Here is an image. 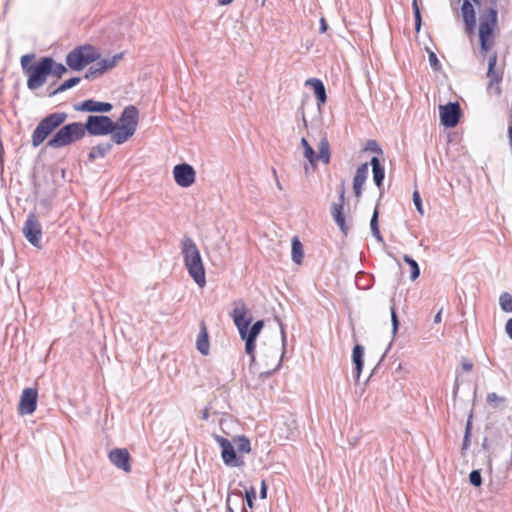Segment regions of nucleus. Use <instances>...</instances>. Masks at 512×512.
<instances>
[{
  "label": "nucleus",
  "instance_id": "nucleus-43",
  "mask_svg": "<svg viewBox=\"0 0 512 512\" xmlns=\"http://www.w3.org/2000/svg\"><path fill=\"white\" fill-rule=\"evenodd\" d=\"M55 191H53L50 195H47L46 197L40 199L38 201V208L41 211H49L51 209V199L54 197Z\"/></svg>",
  "mask_w": 512,
  "mask_h": 512
},
{
  "label": "nucleus",
  "instance_id": "nucleus-7",
  "mask_svg": "<svg viewBox=\"0 0 512 512\" xmlns=\"http://www.w3.org/2000/svg\"><path fill=\"white\" fill-rule=\"evenodd\" d=\"M116 123L107 115H89L85 123H82L84 136L88 133L90 136H111L116 133Z\"/></svg>",
  "mask_w": 512,
  "mask_h": 512
},
{
  "label": "nucleus",
  "instance_id": "nucleus-17",
  "mask_svg": "<svg viewBox=\"0 0 512 512\" xmlns=\"http://www.w3.org/2000/svg\"><path fill=\"white\" fill-rule=\"evenodd\" d=\"M497 64V53L493 52L488 58V68H487V78L489 79V84L487 87L488 91L494 89L496 95L501 94V88L499 86L502 81V73L496 70Z\"/></svg>",
  "mask_w": 512,
  "mask_h": 512
},
{
  "label": "nucleus",
  "instance_id": "nucleus-35",
  "mask_svg": "<svg viewBox=\"0 0 512 512\" xmlns=\"http://www.w3.org/2000/svg\"><path fill=\"white\" fill-rule=\"evenodd\" d=\"M241 339L245 342V352L247 355L250 356L251 363L255 362L256 356H255V350H256V340L255 338L247 337V336H240Z\"/></svg>",
  "mask_w": 512,
  "mask_h": 512
},
{
  "label": "nucleus",
  "instance_id": "nucleus-45",
  "mask_svg": "<svg viewBox=\"0 0 512 512\" xmlns=\"http://www.w3.org/2000/svg\"><path fill=\"white\" fill-rule=\"evenodd\" d=\"M365 150L383 155V149L376 140H368L365 145Z\"/></svg>",
  "mask_w": 512,
  "mask_h": 512
},
{
  "label": "nucleus",
  "instance_id": "nucleus-19",
  "mask_svg": "<svg viewBox=\"0 0 512 512\" xmlns=\"http://www.w3.org/2000/svg\"><path fill=\"white\" fill-rule=\"evenodd\" d=\"M497 14L495 7H489L485 13H481L477 32H494L497 23Z\"/></svg>",
  "mask_w": 512,
  "mask_h": 512
},
{
  "label": "nucleus",
  "instance_id": "nucleus-46",
  "mask_svg": "<svg viewBox=\"0 0 512 512\" xmlns=\"http://www.w3.org/2000/svg\"><path fill=\"white\" fill-rule=\"evenodd\" d=\"M370 229H371V233H374V232L380 230L379 229V211H378L377 206L375 207L372 217L370 219Z\"/></svg>",
  "mask_w": 512,
  "mask_h": 512
},
{
  "label": "nucleus",
  "instance_id": "nucleus-38",
  "mask_svg": "<svg viewBox=\"0 0 512 512\" xmlns=\"http://www.w3.org/2000/svg\"><path fill=\"white\" fill-rule=\"evenodd\" d=\"M413 13H414V19H415V32H420L421 25H422V17L420 8L418 6L417 0H413L412 3Z\"/></svg>",
  "mask_w": 512,
  "mask_h": 512
},
{
  "label": "nucleus",
  "instance_id": "nucleus-51",
  "mask_svg": "<svg viewBox=\"0 0 512 512\" xmlns=\"http://www.w3.org/2000/svg\"><path fill=\"white\" fill-rule=\"evenodd\" d=\"M458 391H459V382H458V375H457L456 376V380H455L454 385H453V391H452L454 399H456Z\"/></svg>",
  "mask_w": 512,
  "mask_h": 512
},
{
  "label": "nucleus",
  "instance_id": "nucleus-44",
  "mask_svg": "<svg viewBox=\"0 0 512 512\" xmlns=\"http://www.w3.org/2000/svg\"><path fill=\"white\" fill-rule=\"evenodd\" d=\"M412 200L415 205L416 210L418 213L423 216L424 215V208L422 203V198L418 190H414L412 194Z\"/></svg>",
  "mask_w": 512,
  "mask_h": 512
},
{
  "label": "nucleus",
  "instance_id": "nucleus-23",
  "mask_svg": "<svg viewBox=\"0 0 512 512\" xmlns=\"http://www.w3.org/2000/svg\"><path fill=\"white\" fill-rule=\"evenodd\" d=\"M352 362L354 364L353 377L355 381L360 379L364 367V347L360 344H356L352 350Z\"/></svg>",
  "mask_w": 512,
  "mask_h": 512
},
{
  "label": "nucleus",
  "instance_id": "nucleus-58",
  "mask_svg": "<svg viewBox=\"0 0 512 512\" xmlns=\"http://www.w3.org/2000/svg\"><path fill=\"white\" fill-rule=\"evenodd\" d=\"M489 448H490V446H489V444H488V438H487V437H485V438L483 439V442H482V449H484V450H489Z\"/></svg>",
  "mask_w": 512,
  "mask_h": 512
},
{
  "label": "nucleus",
  "instance_id": "nucleus-33",
  "mask_svg": "<svg viewBox=\"0 0 512 512\" xmlns=\"http://www.w3.org/2000/svg\"><path fill=\"white\" fill-rule=\"evenodd\" d=\"M301 146L303 148L304 157L308 162L315 167L316 166V152L313 147L309 144L305 137L301 138Z\"/></svg>",
  "mask_w": 512,
  "mask_h": 512
},
{
  "label": "nucleus",
  "instance_id": "nucleus-27",
  "mask_svg": "<svg viewBox=\"0 0 512 512\" xmlns=\"http://www.w3.org/2000/svg\"><path fill=\"white\" fill-rule=\"evenodd\" d=\"M291 259L295 264H302L304 259V247L297 236L291 239Z\"/></svg>",
  "mask_w": 512,
  "mask_h": 512
},
{
  "label": "nucleus",
  "instance_id": "nucleus-63",
  "mask_svg": "<svg viewBox=\"0 0 512 512\" xmlns=\"http://www.w3.org/2000/svg\"><path fill=\"white\" fill-rule=\"evenodd\" d=\"M361 277H364V273L362 272H359L356 276V284L359 285V280Z\"/></svg>",
  "mask_w": 512,
  "mask_h": 512
},
{
  "label": "nucleus",
  "instance_id": "nucleus-22",
  "mask_svg": "<svg viewBox=\"0 0 512 512\" xmlns=\"http://www.w3.org/2000/svg\"><path fill=\"white\" fill-rule=\"evenodd\" d=\"M196 349L203 356H207L210 352L209 333L204 321L200 322V330L196 340Z\"/></svg>",
  "mask_w": 512,
  "mask_h": 512
},
{
  "label": "nucleus",
  "instance_id": "nucleus-20",
  "mask_svg": "<svg viewBox=\"0 0 512 512\" xmlns=\"http://www.w3.org/2000/svg\"><path fill=\"white\" fill-rule=\"evenodd\" d=\"M369 171V163H362L355 172L353 177V191L354 195L359 198L363 192V185L365 184Z\"/></svg>",
  "mask_w": 512,
  "mask_h": 512
},
{
  "label": "nucleus",
  "instance_id": "nucleus-2",
  "mask_svg": "<svg viewBox=\"0 0 512 512\" xmlns=\"http://www.w3.org/2000/svg\"><path fill=\"white\" fill-rule=\"evenodd\" d=\"M184 266L194 282L203 288L206 285V272L200 251L193 239L185 235L180 243Z\"/></svg>",
  "mask_w": 512,
  "mask_h": 512
},
{
  "label": "nucleus",
  "instance_id": "nucleus-53",
  "mask_svg": "<svg viewBox=\"0 0 512 512\" xmlns=\"http://www.w3.org/2000/svg\"><path fill=\"white\" fill-rule=\"evenodd\" d=\"M372 235H373V237L376 239V241H377L378 243H382V244L384 243V238H383V236H382V234H381L380 230H378V231H376V232L372 233Z\"/></svg>",
  "mask_w": 512,
  "mask_h": 512
},
{
  "label": "nucleus",
  "instance_id": "nucleus-34",
  "mask_svg": "<svg viewBox=\"0 0 512 512\" xmlns=\"http://www.w3.org/2000/svg\"><path fill=\"white\" fill-rule=\"evenodd\" d=\"M403 260L410 267V279L415 281L420 276V267L417 261L408 254L403 256Z\"/></svg>",
  "mask_w": 512,
  "mask_h": 512
},
{
  "label": "nucleus",
  "instance_id": "nucleus-8",
  "mask_svg": "<svg viewBox=\"0 0 512 512\" xmlns=\"http://www.w3.org/2000/svg\"><path fill=\"white\" fill-rule=\"evenodd\" d=\"M124 55V52H120L110 58H100L93 65L89 66L84 74V79L93 80L103 76L107 71L113 69L124 58Z\"/></svg>",
  "mask_w": 512,
  "mask_h": 512
},
{
  "label": "nucleus",
  "instance_id": "nucleus-3",
  "mask_svg": "<svg viewBox=\"0 0 512 512\" xmlns=\"http://www.w3.org/2000/svg\"><path fill=\"white\" fill-rule=\"evenodd\" d=\"M34 59L33 53L25 54L20 59L22 71L27 77V88L31 91L43 86L49 76L45 57H40L37 61Z\"/></svg>",
  "mask_w": 512,
  "mask_h": 512
},
{
  "label": "nucleus",
  "instance_id": "nucleus-56",
  "mask_svg": "<svg viewBox=\"0 0 512 512\" xmlns=\"http://www.w3.org/2000/svg\"><path fill=\"white\" fill-rule=\"evenodd\" d=\"M209 411H208V408H205L203 411H202V419L205 420V421H208L209 420Z\"/></svg>",
  "mask_w": 512,
  "mask_h": 512
},
{
  "label": "nucleus",
  "instance_id": "nucleus-15",
  "mask_svg": "<svg viewBox=\"0 0 512 512\" xmlns=\"http://www.w3.org/2000/svg\"><path fill=\"white\" fill-rule=\"evenodd\" d=\"M109 461L125 473L132 471V458L127 448H114L108 453Z\"/></svg>",
  "mask_w": 512,
  "mask_h": 512
},
{
  "label": "nucleus",
  "instance_id": "nucleus-62",
  "mask_svg": "<svg viewBox=\"0 0 512 512\" xmlns=\"http://www.w3.org/2000/svg\"><path fill=\"white\" fill-rule=\"evenodd\" d=\"M229 501H230V499L227 498V500H226L227 512H234L232 507L229 505Z\"/></svg>",
  "mask_w": 512,
  "mask_h": 512
},
{
  "label": "nucleus",
  "instance_id": "nucleus-11",
  "mask_svg": "<svg viewBox=\"0 0 512 512\" xmlns=\"http://www.w3.org/2000/svg\"><path fill=\"white\" fill-rule=\"evenodd\" d=\"M462 110L458 102H448L439 107L440 123L445 128H454L458 125Z\"/></svg>",
  "mask_w": 512,
  "mask_h": 512
},
{
  "label": "nucleus",
  "instance_id": "nucleus-13",
  "mask_svg": "<svg viewBox=\"0 0 512 512\" xmlns=\"http://www.w3.org/2000/svg\"><path fill=\"white\" fill-rule=\"evenodd\" d=\"M344 202H345V187L344 181L341 182L339 191L338 202H333L331 206V214L334 222L339 227L344 235L348 233V227L346 225V217L344 214Z\"/></svg>",
  "mask_w": 512,
  "mask_h": 512
},
{
  "label": "nucleus",
  "instance_id": "nucleus-49",
  "mask_svg": "<svg viewBox=\"0 0 512 512\" xmlns=\"http://www.w3.org/2000/svg\"><path fill=\"white\" fill-rule=\"evenodd\" d=\"M473 363L470 361V360H463L462 362V369L467 371V372H470L472 369H473Z\"/></svg>",
  "mask_w": 512,
  "mask_h": 512
},
{
  "label": "nucleus",
  "instance_id": "nucleus-9",
  "mask_svg": "<svg viewBox=\"0 0 512 512\" xmlns=\"http://www.w3.org/2000/svg\"><path fill=\"white\" fill-rule=\"evenodd\" d=\"M212 437L221 448V457L226 466L240 467L244 464L242 457L237 454L229 439L218 434H213Z\"/></svg>",
  "mask_w": 512,
  "mask_h": 512
},
{
  "label": "nucleus",
  "instance_id": "nucleus-24",
  "mask_svg": "<svg viewBox=\"0 0 512 512\" xmlns=\"http://www.w3.org/2000/svg\"><path fill=\"white\" fill-rule=\"evenodd\" d=\"M306 85L310 86L313 89L314 95L317 99L319 106L326 103L327 94H326V89H325V86H324V83L322 82V80L317 79V78H309L306 81Z\"/></svg>",
  "mask_w": 512,
  "mask_h": 512
},
{
  "label": "nucleus",
  "instance_id": "nucleus-26",
  "mask_svg": "<svg viewBox=\"0 0 512 512\" xmlns=\"http://www.w3.org/2000/svg\"><path fill=\"white\" fill-rule=\"evenodd\" d=\"M113 148V143L106 142V143H100L96 146H93L89 153H88V159L89 161H94L97 158H104Z\"/></svg>",
  "mask_w": 512,
  "mask_h": 512
},
{
  "label": "nucleus",
  "instance_id": "nucleus-21",
  "mask_svg": "<svg viewBox=\"0 0 512 512\" xmlns=\"http://www.w3.org/2000/svg\"><path fill=\"white\" fill-rule=\"evenodd\" d=\"M463 21L465 23L466 32H474L476 27L475 10L470 0H463L461 7Z\"/></svg>",
  "mask_w": 512,
  "mask_h": 512
},
{
  "label": "nucleus",
  "instance_id": "nucleus-48",
  "mask_svg": "<svg viewBox=\"0 0 512 512\" xmlns=\"http://www.w3.org/2000/svg\"><path fill=\"white\" fill-rule=\"evenodd\" d=\"M505 332L508 337L512 340V318L508 319L505 324Z\"/></svg>",
  "mask_w": 512,
  "mask_h": 512
},
{
  "label": "nucleus",
  "instance_id": "nucleus-4",
  "mask_svg": "<svg viewBox=\"0 0 512 512\" xmlns=\"http://www.w3.org/2000/svg\"><path fill=\"white\" fill-rule=\"evenodd\" d=\"M116 123V133L113 135V143L122 145L135 134L139 123V110L135 105L126 106L121 112Z\"/></svg>",
  "mask_w": 512,
  "mask_h": 512
},
{
  "label": "nucleus",
  "instance_id": "nucleus-64",
  "mask_svg": "<svg viewBox=\"0 0 512 512\" xmlns=\"http://www.w3.org/2000/svg\"><path fill=\"white\" fill-rule=\"evenodd\" d=\"M423 36L425 37V39L429 40L430 42L432 41L431 34L426 33V34H423Z\"/></svg>",
  "mask_w": 512,
  "mask_h": 512
},
{
  "label": "nucleus",
  "instance_id": "nucleus-39",
  "mask_svg": "<svg viewBox=\"0 0 512 512\" xmlns=\"http://www.w3.org/2000/svg\"><path fill=\"white\" fill-rule=\"evenodd\" d=\"M469 482L474 487H480L483 483L481 471L474 469L469 473Z\"/></svg>",
  "mask_w": 512,
  "mask_h": 512
},
{
  "label": "nucleus",
  "instance_id": "nucleus-32",
  "mask_svg": "<svg viewBox=\"0 0 512 512\" xmlns=\"http://www.w3.org/2000/svg\"><path fill=\"white\" fill-rule=\"evenodd\" d=\"M416 37L420 44L421 43L424 44V48H425L426 52L428 53V60H429V64H430L431 68L436 72L440 71L442 68V65H441L436 53L433 51V49H431L429 46L426 45L425 40L421 41L419 39V34H416Z\"/></svg>",
  "mask_w": 512,
  "mask_h": 512
},
{
  "label": "nucleus",
  "instance_id": "nucleus-55",
  "mask_svg": "<svg viewBox=\"0 0 512 512\" xmlns=\"http://www.w3.org/2000/svg\"><path fill=\"white\" fill-rule=\"evenodd\" d=\"M442 319V309H440L434 316V323H440Z\"/></svg>",
  "mask_w": 512,
  "mask_h": 512
},
{
  "label": "nucleus",
  "instance_id": "nucleus-30",
  "mask_svg": "<svg viewBox=\"0 0 512 512\" xmlns=\"http://www.w3.org/2000/svg\"><path fill=\"white\" fill-rule=\"evenodd\" d=\"M318 154L316 153V162L318 160H321L324 164H329L330 162V145L329 141L326 137H323L320 140L319 146H318Z\"/></svg>",
  "mask_w": 512,
  "mask_h": 512
},
{
  "label": "nucleus",
  "instance_id": "nucleus-6",
  "mask_svg": "<svg viewBox=\"0 0 512 512\" xmlns=\"http://www.w3.org/2000/svg\"><path fill=\"white\" fill-rule=\"evenodd\" d=\"M101 58V53L94 45L82 44L74 47L65 57L68 68L81 71Z\"/></svg>",
  "mask_w": 512,
  "mask_h": 512
},
{
  "label": "nucleus",
  "instance_id": "nucleus-31",
  "mask_svg": "<svg viewBox=\"0 0 512 512\" xmlns=\"http://www.w3.org/2000/svg\"><path fill=\"white\" fill-rule=\"evenodd\" d=\"M479 36V44H480V53L483 57L487 55V53L491 50L492 46L495 42L496 34H478Z\"/></svg>",
  "mask_w": 512,
  "mask_h": 512
},
{
  "label": "nucleus",
  "instance_id": "nucleus-12",
  "mask_svg": "<svg viewBox=\"0 0 512 512\" xmlns=\"http://www.w3.org/2000/svg\"><path fill=\"white\" fill-rule=\"evenodd\" d=\"M173 177L176 184L182 188L192 186L196 179V171L192 165L183 162L174 166Z\"/></svg>",
  "mask_w": 512,
  "mask_h": 512
},
{
  "label": "nucleus",
  "instance_id": "nucleus-40",
  "mask_svg": "<svg viewBox=\"0 0 512 512\" xmlns=\"http://www.w3.org/2000/svg\"><path fill=\"white\" fill-rule=\"evenodd\" d=\"M391 323H392V334L395 335L399 329L400 321L396 312L395 304L390 306Z\"/></svg>",
  "mask_w": 512,
  "mask_h": 512
},
{
  "label": "nucleus",
  "instance_id": "nucleus-14",
  "mask_svg": "<svg viewBox=\"0 0 512 512\" xmlns=\"http://www.w3.org/2000/svg\"><path fill=\"white\" fill-rule=\"evenodd\" d=\"M38 390L36 388H25L20 396L18 412L20 415H31L37 409Z\"/></svg>",
  "mask_w": 512,
  "mask_h": 512
},
{
  "label": "nucleus",
  "instance_id": "nucleus-10",
  "mask_svg": "<svg viewBox=\"0 0 512 512\" xmlns=\"http://www.w3.org/2000/svg\"><path fill=\"white\" fill-rule=\"evenodd\" d=\"M23 235L35 248H42V226L34 213H29L22 228Z\"/></svg>",
  "mask_w": 512,
  "mask_h": 512
},
{
  "label": "nucleus",
  "instance_id": "nucleus-1",
  "mask_svg": "<svg viewBox=\"0 0 512 512\" xmlns=\"http://www.w3.org/2000/svg\"><path fill=\"white\" fill-rule=\"evenodd\" d=\"M68 118L66 112H52L42 118L32 132L31 144L39 147L50 135L46 145L52 149L69 146L84 138L82 122L64 124Z\"/></svg>",
  "mask_w": 512,
  "mask_h": 512
},
{
  "label": "nucleus",
  "instance_id": "nucleus-54",
  "mask_svg": "<svg viewBox=\"0 0 512 512\" xmlns=\"http://www.w3.org/2000/svg\"><path fill=\"white\" fill-rule=\"evenodd\" d=\"M327 28H328V25H327L325 19L321 18L320 19V31L319 32H326Z\"/></svg>",
  "mask_w": 512,
  "mask_h": 512
},
{
  "label": "nucleus",
  "instance_id": "nucleus-18",
  "mask_svg": "<svg viewBox=\"0 0 512 512\" xmlns=\"http://www.w3.org/2000/svg\"><path fill=\"white\" fill-rule=\"evenodd\" d=\"M372 168L373 181L379 190V199L384 194L385 167L378 156H373L368 162Z\"/></svg>",
  "mask_w": 512,
  "mask_h": 512
},
{
  "label": "nucleus",
  "instance_id": "nucleus-25",
  "mask_svg": "<svg viewBox=\"0 0 512 512\" xmlns=\"http://www.w3.org/2000/svg\"><path fill=\"white\" fill-rule=\"evenodd\" d=\"M46 60V64L48 67L49 76H55L56 78H61L64 74L67 73V65L63 63L56 62L55 59L51 56H44Z\"/></svg>",
  "mask_w": 512,
  "mask_h": 512
},
{
  "label": "nucleus",
  "instance_id": "nucleus-29",
  "mask_svg": "<svg viewBox=\"0 0 512 512\" xmlns=\"http://www.w3.org/2000/svg\"><path fill=\"white\" fill-rule=\"evenodd\" d=\"M473 416H474L473 410H470L468 417H467L465 430H464V436H463V441H462V446H461L462 452L468 450L471 445V437H472V430H473Z\"/></svg>",
  "mask_w": 512,
  "mask_h": 512
},
{
  "label": "nucleus",
  "instance_id": "nucleus-28",
  "mask_svg": "<svg viewBox=\"0 0 512 512\" xmlns=\"http://www.w3.org/2000/svg\"><path fill=\"white\" fill-rule=\"evenodd\" d=\"M80 81H81L80 77L73 76V77L63 81L60 85L55 87V89L52 91H50V88H47V96L49 98L54 97L59 93H62L68 89L75 87L76 85H78L80 83Z\"/></svg>",
  "mask_w": 512,
  "mask_h": 512
},
{
  "label": "nucleus",
  "instance_id": "nucleus-52",
  "mask_svg": "<svg viewBox=\"0 0 512 512\" xmlns=\"http://www.w3.org/2000/svg\"><path fill=\"white\" fill-rule=\"evenodd\" d=\"M507 136H508V139H509V145H510V149H511V152H512V122L510 121V124L507 128Z\"/></svg>",
  "mask_w": 512,
  "mask_h": 512
},
{
  "label": "nucleus",
  "instance_id": "nucleus-59",
  "mask_svg": "<svg viewBox=\"0 0 512 512\" xmlns=\"http://www.w3.org/2000/svg\"><path fill=\"white\" fill-rule=\"evenodd\" d=\"M280 366H281V360L279 361V363L277 364L276 368H275L273 371H268V372H266V373H265V375H266V376H270V375H272V373H273L275 370L279 369V368H280Z\"/></svg>",
  "mask_w": 512,
  "mask_h": 512
},
{
  "label": "nucleus",
  "instance_id": "nucleus-16",
  "mask_svg": "<svg viewBox=\"0 0 512 512\" xmlns=\"http://www.w3.org/2000/svg\"><path fill=\"white\" fill-rule=\"evenodd\" d=\"M113 109V105L110 102L97 101L89 98L82 102L74 105V110L88 113H109Z\"/></svg>",
  "mask_w": 512,
  "mask_h": 512
},
{
  "label": "nucleus",
  "instance_id": "nucleus-41",
  "mask_svg": "<svg viewBox=\"0 0 512 512\" xmlns=\"http://www.w3.org/2000/svg\"><path fill=\"white\" fill-rule=\"evenodd\" d=\"M275 321L279 324V327H280L281 343H282V357H283L286 352L287 334L285 331V326L278 316H275Z\"/></svg>",
  "mask_w": 512,
  "mask_h": 512
},
{
  "label": "nucleus",
  "instance_id": "nucleus-5",
  "mask_svg": "<svg viewBox=\"0 0 512 512\" xmlns=\"http://www.w3.org/2000/svg\"><path fill=\"white\" fill-rule=\"evenodd\" d=\"M236 305L231 313V317L235 326L238 329L240 336H247L257 339L261 333L265 323L264 320H257L251 325L252 317H247V307L243 300L235 301Z\"/></svg>",
  "mask_w": 512,
  "mask_h": 512
},
{
  "label": "nucleus",
  "instance_id": "nucleus-47",
  "mask_svg": "<svg viewBox=\"0 0 512 512\" xmlns=\"http://www.w3.org/2000/svg\"><path fill=\"white\" fill-rule=\"evenodd\" d=\"M503 401V398L499 397L496 393H489L487 395V402L488 403H492V402H501Z\"/></svg>",
  "mask_w": 512,
  "mask_h": 512
},
{
  "label": "nucleus",
  "instance_id": "nucleus-60",
  "mask_svg": "<svg viewBox=\"0 0 512 512\" xmlns=\"http://www.w3.org/2000/svg\"><path fill=\"white\" fill-rule=\"evenodd\" d=\"M232 2H233V0H218V3L220 5H228V4L232 3Z\"/></svg>",
  "mask_w": 512,
  "mask_h": 512
},
{
  "label": "nucleus",
  "instance_id": "nucleus-50",
  "mask_svg": "<svg viewBox=\"0 0 512 512\" xmlns=\"http://www.w3.org/2000/svg\"><path fill=\"white\" fill-rule=\"evenodd\" d=\"M267 497V486L265 481L263 480L261 483V489H260V498L265 499Z\"/></svg>",
  "mask_w": 512,
  "mask_h": 512
},
{
  "label": "nucleus",
  "instance_id": "nucleus-57",
  "mask_svg": "<svg viewBox=\"0 0 512 512\" xmlns=\"http://www.w3.org/2000/svg\"><path fill=\"white\" fill-rule=\"evenodd\" d=\"M128 19L125 20V22H121L119 23L118 25V29L121 30V29H128L129 28V24H128Z\"/></svg>",
  "mask_w": 512,
  "mask_h": 512
},
{
  "label": "nucleus",
  "instance_id": "nucleus-61",
  "mask_svg": "<svg viewBox=\"0 0 512 512\" xmlns=\"http://www.w3.org/2000/svg\"><path fill=\"white\" fill-rule=\"evenodd\" d=\"M380 360H382V358H381ZM380 363H381V361H379V363H378V364L373 368V370H372V372H371V374H370L369 378H370V377H372V376H373V374H375V373H376L377 369H378V368H379V366H380Z\"/></svg>",
  "mask_w": 512,
  "mask_h": 512
},
{
  "label": "nucleus",
  "instance_id": "nucleus-42",
  "mask_svg": "<svg viewBox=\"0 0 512 512\" xmlns=\"http://www.w3.org/2000/svg\"><path fill=\"white\" fill-rule=\"evenodd\" d=\"M256 499V491L254 487H250L245 490V505L252 509L254 506V500Z\"/></svg>",
  "mask_w": 512,
  "mask_h": 512
},
{
  "label": "nucleus",
  "instance_id": "nucleus-37",
  "mask_svg": "<svg viewBox=\"0 0 512 512\" xmlns=\"http://www.w3.org/2000/svg\"><path fill=\"white\" fill-rule=\"evenodd\" d=\"M237 445V451L240 453H249L251 451L250 439L245 435L237 436L234 439Z\"/></svg>",
  "mask_w": 512,
  "mask_h": 512
},
{
  "label": "nucleus",
  "instance_id": "nucleus-36",
  "mask_svg": "<svg viewBox=\"0 0 512 512\" xmlns=\"http://www.w3.org/2000/svg\"><path fill=\"white\" fill-rule=\"evenodd\" d=\"M499 305L503 312L512 313V295L509 292H502L499 297Z\"/></svg>",
  "mask_w": 512,
  "mask_h": 512
}]
</instances>
